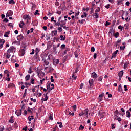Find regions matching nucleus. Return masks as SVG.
<instances>
[{
  "mask_svg": "<svg viewBox=\"0 0 131 131\" xmlns=\"http://www.w3.org/2000/svg\"><path fill=\"white\" fill-rule=\"evenodd\" d=\"M15 50V47L14 46L10 47V48L7 50V53H13Z\"/></svg>",
  "mask_w": 131,
  "mask_h": 131,
  "instance_id": "1",
  "label": "nucleus"
},
{
  "mask_svg": "<svg viewBox=\"0 0 131 131\" xmlns=\"http://www.w3.org/2000/svg\"><path fill=\"white\" fill-rule=\"evenodd\" d=\"M15 114L17 116H20V115H21V114H22V109H20V110H18V111H16L15 112Z\"/></svg>",
  "mask_w": 131,
  "mask_h": 131,
  "instance_id": "2",
  "label": "nucleus"
},
{
  "mask_svg": "<svg viewBox=\"0 0 131 131\" xmlns=\"http://www.w3.org/2000/svg\"><path fill=\"white\" fill-rule=\"evenodd\" d=\"M11 16H13V12L12 10H9L6 14V17H10Z\"/></svg>",
  "mask_w": 131,
  "mask_h": 131,
  "instance_id": "3",
  "label": "nucleus"
},
{
  "mask_svg": "<svg viewBox=\"0 0 131 131\" xmlns=\"http://www.w3.org/2000/svg\"><path fill=\"white\" fill-rule=\"evenodd\" d=\"M42 61L44 62V64H45L46 66H48V65H49V61H48L45 57H42Z\"/></svg>",
  "mask_w": 131,
  "mask_h": 131,
  "instance_id": "4",
  "label": "nucleus"
},
{
  "mask_svg": "<svg viewBox=\"0 0 131 131\" xmlns=\"http://www.w3.org/2000/svg\"><path fill=\"white\" fill-rule=\"evenodd\" d=\"M57 33H58V31L57 30L52 31L51 32V36H55V35H57Z\"/></svg>",
  "mask_w": 131,
  "mask_h": 131,
  "instance_id": "5",
  "label": "nucleus"
},
{
  "mask_svg": "<svg viewBox=\"0 0 131 131\" xmlns=\"http://www.w3.org/2000/svg\"><path fill=\"white\" fill-rule=\"evenodd\" d=\"M60 60H59V59H54L53 60V65H54L55 66H56V65H58V64H59V62Z\"/></svg>",
  "mask_w": 131,
  "mask_h": 131,
  "instance_id": "6",
  "label": "nucleus"
},
{
  "mask_svg": "<svg viewBox=\"0 0 131 131\" xmlns=\"http://www.w3.org/2000/svg\"><path fill=\"white\" fill-rule=\"evenodd\" d=\"M11 62L12 63H16V62H17V60H16V56L14 55L12 56Z\"/></svg>",
  "mask_w": 131,
  "mask_h": 131,
  "instance_id": "7",
  "label": "nucleus"
},
{
  "mask_svg": "<svg viewBox=\"0 0 131 131\" xmlns=\"http://www.w3.org/2000/svg\"><path fill=\"white\" fill-rule=\"evenodd\" d=\"M33 58H34V60H35L36 62L40 61L39 56H34Z\"/></svg>",
  "mask_w": 131,
  "mask_h": 131,
  "instance_id": "8",
  "label": "nucleus"
},
{
  "mask_svg": "<svg viewBox=\"0 0 131 131\" xmlns=\"http://www.w3.org/2000/svg\"><path fill=\"white\" fill-rule=\"evenodd\" d=\"M123 76V71H121L119 73H118V76L119 78H121L122 76Z\"/></svg>",
  "mask_w": 131,
  "mask_h": 131,
  "instance_id": "9",
  "label": "nucleus"
},
{
  "mask_svg": "<svg viewBox=\"0 0 131 131\" xmlns=\"http://www.w3.org/2000/svg\"><path fill=\"white\" fill-rule=\"evenodd\" d=\"M17 40L21 41V40L23 39V36H22L21 35H19L17 37Z\"/></svg>",
  "mask_w": 131,
  "mask_h": 131,
  "instance_id": "10",
  "label": "nucleus"
},
{
  "mask_svg": "<svg viewBox=\"0 0 131 131\" xmlns=\"http://www.w3.org/2000/svg\"><path fill=\"white\" fill-rule=\"evenodd\" d=\"M89 83L90 86H92L93 84H94V80L93 79H91L89 81Z\"/></svg>",
  "mask_w": 131,
  "mask_h": 131,
  "instance_id": "11",
  "label": "nucleus"
},
{
  "mask_svg": "<svg viewBox=\"0 0 131 131\" xmlns=\"http://www.w3.org/2000/svg\"><path fill=\"white\" fill-rule=\"evenodd\" d=\"M20 54H21V57H23V56H24L25 54V50L24 49H21L20 50Z\"/></svg>",
  "mask_w": 131,
  "mask_h": 131,
  "instance_id": "12",
  "label": "nucleus"
},
{
  "mask_svg": "<svg viewBox=\"0 0 131 131\" xmlns=\"http://www.w3.org/2000/svg\"><path fill=\"white\" fill-rule=\"evenodd\" d=\"M109 33H110L111 35H113V34H114V29H113V28L110 29Z\"/></svg>",
  "mask_w": 131,
  "mask_h": 131,
  "instance_id": "13",
  "label": "nucleus"
},
{
  "mask_svg": "<svg viewBox=\"0 0 131 131\" xmlns=\"http://www.w3.org/2000/svg\"><path fill=\"white\" fill-rule=\"evenodd\" d=\"M13 118H14V116H12L10 117V119L8 121V122L10 123H14V119H13Z\"/></svg>",
  "mask_w": 131,
  "mask_h": 131,
  "instance_id": "14",
  "label": "nucleus"
},
{
  "mask_svg": "<svg viewBox=\"0 0 131 131\" xmlns=\"http://www.w3.org/2000/svg\"><path fill=\"white\" fill-rule=\"evenodd\" d=\"M48 92L44 94V97H45L43 99V101H48Z\"/></svg>",
  "mask_w": 131,
  "mask_h": 131,
  "instance_id": "15",
  "label": "nucleus"
},
{
  "mask_svg": "<svg viewBox=\"0 0 131 131\" xmlns=\"http://www.w3.org/2000/svg\"><path fill=\"white\" fill-rule=\"evenodd\" d=\"M126 116V117H128V118H129V117H130V112H129V111H127Z\"/></svg>",
  "mask_w": 131,
  "mask_h": 131,
  "instance_id": "16",
  "label": "nucleus"
},
{
  "mask_svg": "<svg viewBox=\"0 0 131 131\" xmlns=\"http://www.w3.org/2000/svg\"><path fill=\"white\" fill-rule=\"evenodd\" d=\"M94 19H98L99 18V14L97 13H94Z\"/></svg>",
  "mask_w": 131,
  "mask_h": 131,
  "instance_id": "17",
  "label": "nucleus"
},
{
  "mask_svg": "<svg viewBox=\"0 0 131 131\" xmlns=\"http://www.w3.org/2000/svg\"><path fill=\"white\" fill-rule=\"evenodd\" d=\"M84 114H85L86 117H88V114H89V110L85 109V110L84 111Z\"/></svg>",
  "mask_w": 131,
  "mask_h": 131,
  "instance_id": "18",
  "label": "nucleus"
},
{
  "mask_svg": "<svg viewBox=\"0 0 131 131\" xmlns=\"http://www.w3.org/2000/svg\"><path fill=\"white\" fill-rule=\"evenodd\" d=\"M81 17V18H86V17H88V13H86V12H84L83 15H82Z\"/></svg>",
  "mask_w": 131,
  "mask_h": 131,
  "instance_id": "19",
  "label": "nucleus"
},
{
  "mask_svg": "<svg viewBox=\"0 0 131 131\" xmlns=\"http://www.w3.org/2000/svg\"><path fill=\"white\" fill-rule=\"evenodd\" d=\"M92 77H93V78H97V74L95 72L93 73L92 74Z\"/></svg>",
  "mask_w": 131,
  "mask_h": 131,
  "instance_id": "20",
  "label": "nucleus"
},
{
  "mask_svg": "<svg viewBox=\"0 0 131 131\" xmlns=\"http://www.w3.org/2000/svg\"><path fill=\"white\" fill-rule=\"evenodd\" d=\"M114 35L116 38H117L119 36V33L118 32H116Z\"/></svg>",
  "mask_w": 131,
  "mask_h": 131,
  "instance_id": "21",
  "label": "nucleus"
},
{
  "mask_svg": "<svg viewBox=\"0 0 131 131\" xmlns=\"http://www.w3.org/2000/svg\"><path fill=\"white\" fill-rule=\"evenodd\" d=\"M29 79H30V75L28 74L25 77L26 81H27L29 80Z\"/></svg>",
  "mask_w": 131,
  "mask_h": 131,
  "instance_id": "22",
  "label": "nucleus"
},
{
  "mask_svg": "<svg viewBox=\"0 0 131 131\" xmlns=\"http://www.w3.org/2000/svg\"><path fill=\"white\" fill-rule=\"evenodd\" d=\"M105 115H106V113H105L104 112H102L100 114L101 118H104V116H105Z\"/></svg>",
  "mask_w": 131,
  "mask_h": 131,
  "instance_id": "23",
  "label": "nucleus"
},
{
  "mask_svg": "<svg viewBox=\"0 0 131 131\" xmlns=\"http://www.w3.org/2000/svg\"><path fill=\"white\" fill-rule=\"evenodd\" d=\"M9 34H10V31L6 32L4 34L5 37H9Z\"/></svg>",
  "mask_w": 131,
  "mask_h": 131,
  "instance_id": "24",
  "label": "nucleus"
},
{
  "mask_svg": "<svg viewBox=\"0 0 131 131\" xmlns=\"http://www.w3.org/2000/svg\"><path fill=\"white\" fill-rule=\"evenodd\" d=\"M66 39V38L63 36V35H60V40L61 41H64Z\"/></svg>",
  "mask_w": 131,
  "mask_h": 131,
  "instance_id": "25",
  "label": "nucleus"
},
{
  "mask_svg": "<svg viewBox=\"0 0 131 131\" xmlns=\"http://www.w3.org/2000/svg\"><path fill=\"white\" fill-rule=\"evenodd\" d=\"M37 88V89L38 90V89H39V85L38 86H35L34 88H33L32 91L33 92V93L35 92V89Z\"/></svg>",
  "mask_w": 131,
  "mask_h": 131,
  "instance_id": "26",
  "label": "nucleus"
},
{
  "mask_svg": "<svg viewBox=\"0 0 131 131\" xmlns=\"http://www.w3.org/2000/svg\"><path fill=\"white\" fill-rule=\"evenodd\" d=\"M118 92H122V88L121 87V84H120L118 88Z\"/></svg>",
  "mask_w": 131,
  "mask_h": 131,
  "instance_id": "27",
  "label": "nucleus"
},
{
  "mask_svg": "<svg viewBox=\"0 0 131 131\" xmlns=\"http://www.w3.org/2000/svg\"><path fill=\"white\" fill-rule=\"evenodd\" d=\"M53 48L54 52H55V53H57V46H55V45H53Z\"/></svg>",
  "mask_w": 131,
  "mask_h": 131,
  "instance_id": "28",
  "label": "nucleus"
},
{
  "mask_svg": "<svg viewBox=\"0 0 131 131\" xmlns=\"http://www.w3.org/2000/svg\"><path fill=\"white\" fill-rule=\"evenodd\" d=\"M13 129V128H12V126H10V127H7L6 128V130H7V131H11Z\"/></svg>",
  "mask_w": 131,
  "mask_h": 131,
  "instance_id": "29",
  "label": "nucleus"
},
{
  "mask_svg": "<svg viewBox=\"0 0 131 131\" xmlns=\"http://www.w3.org/2000/svg\"><path fill=\"white\" fill-rule=\"evenodd\" d=\"M80 24H83V23H84V22H85V19H82V20H78Z\"/></svg>",
  "mask_w": 131,
  "mask_h": 131,
  "instance_id": "30",
  "label": "nucleus"
},
{
  "mask_svg": "<svg viewBox=\"0 0 131 131\" xmlns=\"http://www.w3.org/2000/svg\"><path fill=\"white\" fill-rule=\"evenodd\" d=\"M104 95L105 94L103 92H102L101 94L99 95V97L103 99V97H104Z\"/></svg>",
  "mask_w": 131,
  "mask_h": 131,
  "instance_id": "31",
  "label": "nucleus"
},
{
  "mask_svg": "<svg viewBox=\"0 0 131 131\" xmlns=\"http://www.w3.org/2000/svg\"><path fill=\"white\" fill-rule=\"evenodd\" d=\"M35 16H36V15H38V16H39V15H40V13H39L38 12V10H36L35 13H34Z\"/></svg>",
  "mask_w": 131,
  "mask_h": 131,
  "instance_id": "32",
  "label": "nucleus"
},
{
  "mask_svg": "<svg viewBox=\"0 0 131 131\" xmlns=\"http://www.w3.org/2000/svg\"><path fill=\"white\" fill-rule=\"evenodd\" d=\"M57 30H58V31L59 32H62V31H63V29L62 28V27H59L57 29Z\"/></svg>",
  "mask_w": 131,
  "mask_h": 131,
  "instance_id": "33",
  "label": "nucleus"
},
{
  "mask_svg": "<svg viewBox=\"0 0 131 131\" xmlns=\"http://www.w3.org/2000/svg\"><path fill=\"white\" fill-rule=\"evenodd\" d=\"M10 57H11V54H10V52H7V55L6 56V58L7 59H10Z\"/></svg>",
  "mask_w": 131,
  "mask_h": 131,
  "instance_id": "34",
  "label": "nucleus"
},
{
  "mask_svg": "<svg viewBox=\"0 0 131 131\" xmlns=\"http://www.w3.org/2000/svg\"><path fill=\"white\" fill-rule=\"evenodd\" d=\"M69 51V48H66L65 51L63 53L64 55H66V54H67V52H68Z\"/></svg>",
  "mask_w": 131,
  "mask_h": 131,
  "instance_id": "35",
  "label": "nucleus"
},
{
  "mask_svg": "<svg viewBox=\"0 0 131 131\" xmlns=\"http://www.w3.org/2000/svg\"><path fill=\"white\" fill-rule=\"evenodd\" d=\"M26 92H27V89H26L25 90V93H24V95H23V98H25V97H26Z\"/></svg>",
  "mask_w": 131,
  "mask_h": 131,
  "instance_id": "36",
  "label": "nucleus"
},
{
  "mask_svg": "<svg viewBox=\"0 0 131 131\" xmlns=\"http://www.w3.org/2000/svg\"><path fill=\"white\" fill-rule=\"evenodd\" d=\"M27 110H28V112H29L30 113H32V108L28 107Z\"/></svg>",
  "mask_w": 131,
  "mask_h": 131,
  "instance_id": "37",
  "label": "nucleus"
},
{
  "mask_svg": "<svg viewBox=\"0 0 131 131\" xmlns=\"http://www.w3.org/2000/svg\"><path fill=\"white\" fill-rule=\"evenodd\" d=\"M84 129V126H82V125H81L79 128V130H83V129Z\"/></svg>",
  "mask_w": 131,
  "mask_h": 131,
  "instance_id": "38",
  "label": "nucleus"
},
{
  "mask_svg": "<svg viewBox=\"0 0 131 131\" xmlns=\"http://www.w3.org/2000/svg\"><path fill=\"white\" fill-rule=\"evenodd\" d=\"M66 47V46L65 45V44H62L60 48H61V50H64V49H65Z\"/></svg>",
  "mask_w": 131,
  "mask_h": 131,
  "instance_id": "39",
  "label": "nucleus"
},
{
  "mask_svg": "<svg viewBox=\"0 0 131 131\" xmlns=\"http://www.w3.org/2000/svg\"><path fill=\"white\" fill-rule=\"evenodd\" d=\"M118 29H120L121 31H122V29H123V27L122 26L120 25L118 27Z\"/></svg>",
  "mask_w": 131,
  "mask_h": 131,
  "instance_id": "40",
  "label": "nucleus"
},
{
  "mask_svg": "<svg viewBox=\"0 0 131 131\" xmlns=\"http://www.w3.org/2000/svg\"><path fill=\"white\" fill-rule=\"evenodd\" d=\"M14 84L13 83H11L10 84H8V88H12L14 86Z\"/></svg>",
  "mask_w": 131,
  "mask_h": 131,
  "instance_id": "41",
  "label": "nucleus"
},
{
  "mask_svg": "<svg viewBox=\"0 0 131 131\" xmlns=\"http://www.w3.org/2000/svg\"><path fill=\"white\" fill-rule=\"evenodd\" d=\"M125 49V45L123 46H121L120 48V50H121L122 51H123Z\"/></svg>",
  "mask_w": 131,
  "mask_h": 131,
  "instance_id": "42",
  "label": "nucleus"
},
{
  "mask_svg": "<svg viewBox=\"0 0 131 131\" xmlns=\"http://www.w3.org/2000/svg\"><path fill=\"white\" fill-rule=\"evenodd\" d=\"M60 23L63 25H66V21L65 20H61Z\"/></svg>",
  "mask_w": 131,
  "mask_h": 131,
  "instance_id": "43",
  "label": "nucleus"
},
{
  "mask_svg": "<svg viewBox=\"0 0 131 131\" xmlns=\"http://www.w3.org/2000/svg\"><path fill=\"white\" fill-rule=\"evenodd\" d=\"M128 66V63H125L124 65V69H125L126 68H127V66Z\"/></svg>",
  "mask_w": 131,
  "mask_h": 131,
  "instance_id": "44",
  "label": "nucleus"
},
{
  "mask_svg": "<svg viewBox=\"0 0 131 131\" xmlns=\"http://www.w3.org/2000/svg\"><path fill=\"white\" fill-rule=\"evenodd\" d=\"M15 1L14 0H10L9 1V4H15Z\"/></svg>",
  "mask_w": 131,
  "mask_h": 131,
  "instance_id": "45",
  "label": "nucleus"
},
{
  "mask_svg": "<svg viewBox=\"0 0 131 131\" xmlns=\"http://www.w3.org/2000/svg\"><path fill=\"white\" fill-rule=\"evenodd\" d=\"M101 9L100 7H98L97 9L95 10V13H99V11H100Z\"/></svg>",
  "mask_w": 131,
  "mask_h": 131,
  "instance_id": "46",
  "label": "nucleus"
},
{
  "mask_svg": "<svg viewBox=\"0 0 131 131\" xmlns=\"http://www.w3.org/2000/svg\"><path fill=\"white\" fill-rule=\"evenodd\" d=\"M74 73L72 74V77L75 79V80H76V78H77V76L74 77Z\"/></svg>",
  "mask_w": 131,
  "mask_h": 131,
  "instance_id": "47",
  "label": "nucleus"
},
{
  "mask_svg": "<svg viewBox=\"0 0 131 131\" xmlns=\"http://www.w3.org/2000/svg\"><path fill=\"white\" fill-rule=\"evenodd\" d=\"M63 28L66 29V30H69V27H66V26H63Z\"/></svg>",
  "mask_w": 131,
  "mask_h": 131,
  "instance_id": "48",
  "label": "nucleus"
},
{
  "mask_svg": "<svg viewBox=\"0 0 131 131\" xmlns=\"http://www.w3.org/2000/svg\"><path fill=\"white\" fill-rule=\"evenodd\" d=\"M25 84H26L27 88H28V86H29L30 85H31V84H30V83H27V82H25Z\"/></svg>",
  "mask_w": 131,
  "mask_h": 131,
  "instance_id": "49",
  "label": "nucleus"
},
{
  "mask_svg": "<svg viewBox=\"0 0 131 131\" xmlns=\"http://www.w3.org/2000/svg\"><path fill=\"white\" fill-rule=\"evenodd\" d=\"M5 129V127H4V126H0V131H4Z\"/></svg>",
  "mask_w": 131,
  "mask_h": 131,
  "instance_id": "50",
  "label": "nucleus"
},
{
  "mask_svg": "<svg viewBox=\"0 0 131 131\" xmlns=\"http://www.w3.org/2000/svg\"><path fill=\"white\" fill-rule=\"evenodd\" d=\"M116 57V54H115V53H113L112 54V58L111 59H113V58H115Z\"/></svg>",
  "mask_w": 131,
  "mask_h": 131,
  "instance_id": "51",
  "label": "nucleus"
},
{
  "mask_svg": "<svg viewBox=\"0 0 131 131\" xmlns=\"http://www.w3.org/2000/svg\"><path fill=\"white\" fill-rule=\"evenodd\" d=\"M74 55L75 56V58H77L78 57V54H77V51H75L74 53Z\"/></svg>",
  "mask_w": 131,
  "mask_h": 131,
  "instance_id": "52",
  "label": "nucleus"
},
{
  "mask_svg": "<svg viewBox=\"0 0 131 131\" xmlns=\"http://www.w3.org/2000/svg\"><path fill=\"white\" fill-rule=\"evenodd\" d=\"M50 79H51V82H54V77H53V76H51Z\"/></svg>",
  "mask_w": 131,
  "mask_h": 131,
  "instance_id": "53",
  "label": "nucleus"
},
{
  "mask_svg": "<svg viewBox=\"0 0 131 131\" xmlns=\"http://www.w3.org/2000/svg\"><path fill=\"white\" fill-rule=\"evenodd\" d=\"M31 83H32V84H34V79L32 78L31 79Z\"/></svg>",
  "mask_w": 131,
  "mask_h": 131,
  "instance_id": "54",
  "label": "nucleus"
},
{
  "mask_svg": "<svg viewBox=\"0 0 131 131\" xmlns=\"http://www.w3.org/2000/svg\"><path fill=\"white\" fill-rule=\"evenodd\" d=\"M3 22L8 23L9 22V19H8L7 18H5L3 20Z\"/></svg>",
  "mask_w": 131,
  "mask_h": 131,
  "instance_id": "55",
  "label": "nucleus"
},
{
  "mask_svg": "<svg viewBox=\"0 0 131 131\" xmlns=\"http://www.w3.org/2000/svg\"><path fill=\"white\" fill-rule=\"evenodd\" d=\"M31 19V17H30V16H29V15H28V17L27 19H26L28 21H30V20Z\"/></svg>",
  "mask_w": 131,
  "mask_h": 131,
  "instance_id": "56",
  "label": "nucleus"
},
{
  "mask_svg": "<svg viewBox=\"0 0 131 131\" xmlns=\"http://www.w3.org/2000/svg\"><path fill=\"white\" fill-rule=\"evenodd\" d=\"M129 5H130V3L129 2V1H127L126 2V5L128 7L129 6Z\"/></svg>",
  "mask_w": 131,
  "mask_h": 131,
  "instance_id": "57",
  "label": "nucleus"
},
{
  "mask_svg": "<svg viewBox=\"0 0 131 131\" xmlns=\"http://www.w3.org/2000/svg\"><path fill=\"white\" fill-rule=\"evenodd\" d=\"M91 52H95V47H91Z\"/></svg>",
  "mask_w": 131,
  "mask_h": 131,
  "instance_id": "58",
  "label": "nucleus"
},
{
  "mask_svg": "<svg viewBox=\"0 0 131 131\" xmlns=\"http://www.w3.org/2000/svg\"><path fill=\"white\" fill-rule=\"evenodd\" d=\"M1 43H3V44L5 43V40L0 39V44Z\"/></svg>",
  "mask_w": 131,
  "mask_h": 131,
  "instance_id": "59",
  "label": "nucleus"
},
{
  "mask_svg": "<svg viewBox=\"0 0 131 131\" xmlns=\"http://www.w3.org/2000/svg\"><path fill=\"white\" fill-rule=\"evenodd\" d=\"M114 125H115V124H111L112 129H114V128H115V126H114Z\"/></svg>",
  "mask_w": 131,
  "mask_h": 131,
  "instance_id": "60",
  "label": "nucleus"
},
{
  "mask_svg": "<svg viewBox=\"0 0 131 131\" xmlns=\"http://www.w3.org/2000/svg\"><path fill=\"white\" fill-rule=\"evenodd\" d=\"M59 24H60V21L57 22L54 24V26H59Z\"/></svg>",
  "mask_w": 131,
  "mask_h": 131,
  "instance_id": "61",
  "label": "nucleus"
},
{
  "mask_svg": "<svg viewBox=\"0 0 131 131\" xmlns=\"http://www.w3.org/2000/svg\"><path fill=\"white\" fill-rule=\"evenodd\" d=\"M28 17V15H24L23 18L24 19V20H26L27 19Z\"/></svg>",
  "mask_w": 131,
  "mask_h": 131,
  "instance_id": "62",
  "label": "nucleus"
},
{
  "mask_svg": "<svg viewBox=\"0 0 131 131\" xmlns=\"http://www.w3.org/2000/svg\"><path fill=\"white\" fill-rule=\"evenodd\" d=\"M14 125L15 128H17V127H18V124H17V122H15Z\"/></svg>",
  "mask_w": 131,
  "mask_h": 131,
  "instance_id": "63",
  "label": "nucleus"
},
{
  "mask_svg": "<svg viewBox=\"0 0 131 131\" xmlns=\"http://www.w3.org/2000/svg\"><path fill=\"white\" fill-rule=\"evenodd\" d=\"M51 88H50V90H53V89H54V86H55V85H54V84H51Z\"/></svg>",
  "mask_w": 131,
  "mask_h": 131,
  "instance_id": "64",
  "label": "nucleus"
}]
</instances>
